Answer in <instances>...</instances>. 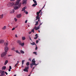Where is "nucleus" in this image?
Instances as JSON below:
<instances>
[{
    "instance_id": "13",
    "label": "nucleus",
    "mask_w": 76,
    "mask_h": 76,
    "mask_svg": "<svg viewBox=\"0 0 76 76\" xmlns=\"http://www.w3.org/2000/svg\"><path fill=\"white\" fill-rule=\"evenodd\" d=\"M14 10H17L19 9V7L18 6H15L14 7Z\"/></svg>"
},
{
    "instance_id": "34",
    "label": "nucleus",
    "mask_w": 76,
    "mask_h": 76,
    "mask_svg": "<svg viewBox=\"0 0 76 76\" xmlns=\"http://www.w3.org/2000/svg\"><path fill=\"white\" fill-rule=\"evenodd\" d=\"M18 66V63H16V64H15V67H17V66Z\"/></svg>"
},
{
    "instance_id": "35",
    "label": "nucleus",
    "mask_w": 76,
    "mask_h": 76,
    "mask_svg": "<svg viewBox=\"0 0 76 76\" xmlns=\"http://www.w3.org/2000/svg\"><path fill=\"white\" fill-rule=\"evenodd\" d=\"M38 36L36 37H34V39H37V38H38Z\"/></svg>"
},
{
    "instance_id": "63",
    "label": "nucleus",
    "mask_w": 76,
    "mask_h": 76,
    "mask_svg": "<svg viewBox=\"0 0 76 76\" xmlns=\"http://www.w3.org/2000/svg\"><path fill=\"white\" fill-rule=\"evenodd\" d=\"M0 76H3L1 74Z\"/></svg>"
},
{
    "instance_id": "9",
    "label": "nucleus",
    "mask_w": 76,
    "mask_h": 76,
    "mask_svg": "<svg viewBox=\"0 0 76 76\" xmlns=\"http://www.w3.org/2000/svg\"><path fill=\"white\" fill-rule=\"evenodd\" d=\"M22 16V15L21 14H20L19 15H17V17L18 18H20Z\"/></svg>"
},
{
    "instance_id": "22",
    "label": "nucleus",
    "mask_w": 76,
    "mask_h": 76,
    "mask_svg": "<svg viewBox=\"0 0 76 76\" xmlns=\"http://www.w3.org/2000/svg\"><path fill=\"white\" fill-rule=\"evenodd\" d=\"M25 39H26L25 37H22V39L23 40H25Z\"/></svg>"
},
{
    "instance_id": "24",
    "label": "nucleus",
    "mask_w": 76,
    "mask_h": 76,
    "mask_svg": "<svg viewBox=\"0 0 76 76\" xmlns=\"http://www.w3.org/2000/svg\"><path fill=\"white\" fill-rule=\"evenodd\" d=\"M21 6V3H20L18 4V7L19 8Z\"/></svg>"
},
{
    "instance_id": "36",
    "label": "nucleus",
    "mask_w": 76,
    "mask_h": 76,
    "mask_svg": "<svg viewBox=\"0 0 76 76\" xmlns=\"http://www.w3.org/2000/svg\"><path fill=\"white\" fill-rule=\"evenodd\" d=\"M37 28V27L36 26H35L34 28H33V29H35L36 30V29Z\"/></svg>"
},
{
    "instance_id": "40",
    "label": "nucleus",
    "mask_w": 76,
    "mask_h": 76,
    "mask_svg": "<svg viewBox=\"0 0 76 76\" xmlns=\"http://www.w3.org/2000/svg\"><path fill=\"white\" fill-rule=\"evenodd\" d=\"M14 20H15V22H17L18 20L16 19V18H15L14 19Z\"/></svg>"
},
{
    "instance_id": "39",
    "label": "nucleus",
    "mask_w": 76,
    "mask_h": 76,
    "mask_svg": "<svg viewBox=\"0 0 76 76\" xmlns=\"http://www.w3.org/2000/svg\"><path fill=\"white\" fill-rule=\"evenodd\" d=\"M39 42V40H37L36 41V43L37 44V43H38Z\"/></svg>"
},
{
    "instance_id": "61",
    "label": "nucleus",
    "mask_w": 76,
    "mask_h": 76,
    "mask_svg": "<svg viewBox=\"0 0 76 76\" xmlns=\"http://www.w3.org/2000/svg\"><path fill=\"white\" fill-rule=\"evenodd\" d=\"M12 56V55H9L8 56V57H10V56Z\"/></svg>"
},
{
    "instance_id": "31",
    "label": "nucleus",
    "mask_w": 76,
    "mask_h": 76,
    "mask_svg": "<svg viewBox=\"0 0 76 76\" xmlns=\"http://www.w3.org/2000/svg\"><path fill=\"white\" fill-rule=\"evenodd\" d=\"M33 64H31V68H32L33 67Z\"/></svg>"
},
{
    "instance_id": "44",
    "label": "nucleus",
    "mask_w": 76,
    "mask_h": 76,
    "mask_svg": "<svg viewBox=\"0 0 76 76\" xmlns=\"http://www.w3.org/2000/svg\"><path fill=\"white\" fill-rule=\"evenodd\" d=\"M29 38L31 41H32V40L31 39V37L30 36L29 37Z\"/></svg>"
},
{
    "instance_id": "62",
    "label": "nucleus",
    "mask_w": 76,
    "mask_h": 76,
    "mask_svg": "<svg viewBox=\"0 0 76 76\" xmlns=\"http://www.w3.org/2000/svg\"><path fill=\"white\" fill-rule=\"evenodd\" d=\"M18 54H21V53H20V52H18Z\"/></svg>"
},
{
    "instance_id": "5",
    "label": "nucleus",
    "mask_w": 76,
    "mask_h": 76,
    "mask_svg": "<svg viewBox=\"0 0 76 76\" xmlns=\"http://www.w3.org/2000/svg\"><path fill=\"white\" fill-rule=\"evenodd\" d=\"M29 69V66H28L27 67H25V69L23 70V71H24L25 72L26 71L27 72H28V70Z\"/></svg>"
},
{
    "instance_id": "64",
    "label": "nucleus",
    "mask_w": 76,
    "mask_h": 76,
    "mask_svg": "<svg viewBox=\"0 0 76 76\" xmlns=\"http://www.w3.org/2000/svg\"><path fill=\"white\" fill-rule=\"evenodd\" d=\"M17 27H18V26H16L15 27V28H16Z\"/></svg>"
},
{
    "instance_id": "10",
    "label": "nucleus",
    "mask_w": 76,
    "mask_h": 76,
    "mask_svg": "<svg viewBox=\"0 0 76 76\" xmlns=\"http://www.w3.org/2000/svg\"><path fill=\"white\" fill-rule=\"evenodd\" d=\"M1 75H2L3 76H4V75H5L4 71H1Z\"/></svg>"
},
{
    "instance_id": "54",
    "label": "nucleus",
    "mask_w": 76,
    "mask_h": 76,
    "mask_svg": "<svg viewBox=\"0 0 76 76\" xmlns=\"http://www.w3.org/2000/svg\"><path fill=\"white\" fill-rule=\"evenodd\" d=\"M25 13L26 14H28V12H25Z\"/></svg>"
},
{
    "instance_id": "15",
    "label": "nucleus",
    "mask_w": 76,
    "mask_h": 76,
    "mask_svg": "<svg viewBox=\"0 0 76 76\" xmlns=\"http://www.w3.org/2000/svg\"><path fill=\"white\" fill-rule=\"evenodd\" d=\"M4 16V15L2 14L1 15H0V19H1L3 18Z\"/></svg>"
},
{
    "instance_id": "41",
    "label": "nucleus",
    "mask_w": 76,
    "mask_h": 76,
    "mask_svg": "<svg viewBox=\"0 0 76 76\" xmlns=\"http://www.w3.org/2000/svg\"><path fill=\"white\" fill-rule=\"evenodd\" d=\"M28 61H31V58H30L29 59H28Z\"/></svg>"
},
{
    "instance_id": "50",
    "label": "nucleus",
    "mask_w": 76,
    "mask_h": 76,
    "mask_svg": "<svg viewBox=\"0 0 76 76\" xmlns=\"http://www.w3.org/2000/svg\"><path fill=\"white\" fill-rule=\"evenodd\" d=\"M41 11H42V10H39V12L40 13Z\"/></svg>"
},
{
    "instance_id": "12",
    "label": "nucleus",
    "mask_w": 76,
    "mask_h": 76,
    "mask_svg": "<svg viewBox=\"0 0 76 76\" xmlns=\"http://www.w3.org/2000/svg\"><path fill=\"white\" fill-rule=\"evenodd\" d=\"M10 7L13 6L14 5V3L13 2L10 3Z\"/></svg>"
},
{
    "instance_id": "47",
    "label": "nucleus",
    "mask_w": 76,
    "mask_h": 76,
    "mask_svg": "<svg viewBox=\"0 0 76 76\" xmlns=\"http://www.w3.org/2000/svg\"><path fill=\"white\" fill-rule=\"evenodd\" d=\"M45 5L44 6H43V7H42V9L41 10H42V9L44 8L45 7Z\"/></svg>"
},
{
    "instance_id": "2",
    "label": "nucleus",
    "mask_w": 76,
    "mask_h": 76,
    "mask_svg": "<svg viewBox=\"0 0 76 76\" xmlns=\"http://www.w3.org/2000/svg\"><path fill=\"white\" fill-rule=\"evenodd\" d=\"M17 42L18 44L20 45L22 47H23L24 46V42L22 43L20 40H17Z\"/></svg>"
},
{
    "instance_id": "20",
    "label": "nucleus",
    "mask_w": 76,
    "mask_h": 76,
    "mask_svg": "<svg viewBox=\"0 0 76 76\" xmlns=\"http://www.w3.org/2000/svg\"><path fill=\"white\" fill-rule=\"evenodd\" d=\"M33 2H34V3H35L36 4H37V2L35 0H33Z\"/></svg>"
},
{
    "instance_id": "28",
    "label": "nucleus",
    "mask_w": 76,
    "mask_h": 76,
    "mask_svg": "<svg viewBox=\"0 0 76 76\" xmlns=\"http://www.w3.org/2000/svg\"><path fill=\"white\" fill-rule=\"evenodd\" d=\"M29 65V62H28L26 64V65L27 66H28Z\"/></svg>"
},
{
    "instance_id": "4",
    "label": "nucleus",
    "mask_w": 76,
    "mask_h": 76,
    "mask_svg": "<svg viewBox=\"0 0 76 76\" xmlns=\"http://www.w3.org/2000/svg\"><path fill=\"white\" fill-rule=\"evenodd\" d=\"M20 1L21 0H17L16 1V3H15V5L16 6H18Z\"/></svg>"
},
{
    "instance_id": "32",
    "label": "nucleus",
    "mask_w": 76,
    "mask_h": 76,
    "mask_svg": "<svg viewBox=\"0 0 76 76\" xmlns=\"http://www.w3.org/2000/svg\"><path fill=\"white\" fill-rule=\"evenodd\" d=\"M38 22H36V23L35 24V26H37L38 24Z\"/></svg>"
},
{
    "instance_id": "25",
    "label": "nucleus",
    "mask_w": 76,
    "mask_h": 76,
    "mask_svg": "<svg viewBox=\"0 0 76 76\" xmlns=\"http://www.w3.org/2000/svg\"><path fill=\"white\" fill-rule=\"evenodd\" d=\"M20 52L22 54H23L25 53V52H24V51H23L22 50H20Z\"/></svg>"
},
{
    "instance_id": "30",
    "label": "nucleus",
    "mask_w": 76,
    "mask_h": 76,
    "mask_svg": "<svg viewBox=\"0 0 76 76\" xmlns=\"http://www.w3.org/2000/svg\"><path fill=\"white\" fill-rule=\"evenodd\" d=\"M25 60H23L22 61V65H23V64L24 63V62H25Z\"/></svg>"
},
{
    "instance_id": "57",
    "label": "nucleus",
    "mask_w": 76,
    "mask_h": 76,
    "mask_svg": "<svg viewBox=\"0 0 76 76\" xmlns=\"http://www.w3.org/2000/svg\"><path fill=\"white\" fill-rule=\"evenodd\" d=\"M39 21V19L38 21H37V22H38V23Z\"/></svg>"
},
{
    "instance_id": "56",
    "label": "nucleus",
    "mask_w": 76,
    "mask_h": 76,
    "mask_svg": "<svg viewBox=\"0 0 76 76\" xmlns=\"http://www.w3.org/2000/svg\"><path fill=\"white\" fill-rule=\"evenodd\" d=\"M19 63V61H17V64H18Z\"/></svg>"
},
{
    "instance_id": "14",
    "label": "nucleus",
    "mask_w": 76,
    "mask_h": 76,
    "mask_svg": "<svg viewBox=\"0 0 76 76\" xmlns=\"http://www.w3.org/2000/svg\"><path fill=\"white\" fill-rule=\"evenodd\" d=\"M26 8V6H25V7H23L22 8V11H23L25 10V9Z\"/></svg>"
},
{
    "instance_id": "18",
    "label": "nucleus",
    "mask_w": 76,
    "mask_h": 76,
    "mask_svg": "<svg viewBox=\"0 0 76 76\" xmlns=\"http://www.w3.org/2000/svg\"><path fill=\"white\" fill-rule=\"evenodd\" d=\"M14 12H15V10L13 9V10H12V11H11V12H10V13H14Z\"/></svg>"
},
{
    "instance_id": "3",
    "label": "nucleus",
    "mask_w": 76,
    "mask_h": 76,
    "mask_svg": "<svg viewBox=\"0 0 76 76\" xmlns=\"http://www.w3.org/2000/svg\"><path fill=\"white\" fill-rule=\"evenodd\" d=\"M32 64H33V65H36V66H37L39 64H37L35 63V59L34 58L32 60Z\"/></svg>"
},
{
    "instance_id": "59",
    "label": "nucleus",
    "mask_w": 76,
    "mask_h": 76,
    "mask_svg": "<svg viewBox=\"0 0 76 76\" xmlns=\"http://www.w3.org/2000/svg\"><path fill=\"white\" fill-rule=\"evenodd\" d=\"M31 32H29V34H31Z\"/></svg>"
},
{
    "instance_id": "48",
    "label": "nucleus",
    "mask_w": 76,
    "mask_h": 76,
    "mask_svg": "<svg viewBox=\"0 0 76 76\" xmlns=\"http://www.w3.org/2000/svg\"><path fill=\"white\" fill-rule=\"evenodd\" d=\"M15 38H18V37L17 34L15 35Z\"/></svg>"
},
{
    "instance_id": "1",
    "label": "nucleus",
    "mask_w": 76,
    "mask_h": 76,
    "mask_svg": "<svg viewBox=\"0 0 76 76\" xmlns=\"http://www.w3.org/2000/svg\"><path fill=\"white\" fill-rule=\"evenodd\" d=\"M9 50V48H8V46H6L4 48V50L5 51L3 53L1 54V58L3 57L4 56H5L7 54V51Z\"/></svg>"
},
{
    "instance_id": "46",
    "label": "nucleus",
    "mask_w": 76,
    "mask_h": 76,
    "mask_svg": "<svg viewBox=\"0 0 76 76\" xmlns=\"http://www.w3.org/2000/svg\"><path fill=\"white\" fill-rule=\"evenodd\" d=\"M15 52H16V53H18V50H16V51H15Z\"/></svg>"
},
{
    "instance_id": "16",
    "label": "nucleus",
    "mask_w": 76,
    "mask_h": 76,
    "mask_svg": "<svg viewBox=\"0 0 76 76\" xmlns=\"http://www.w3.org/2000/svg\"><path fill=\"white\" fill-rule=\"evenodd\" d=\"M8 61L7 60H6L5 62L4 65H6V64H7V63H8Z\"/></svg>"
},
{
    "instance_id": "38",
    "label": "nucleus",
    "mask_w": 76,
    "mask_h": 76,
    "mask_svg": "<svg viewBox=\"0 0 76 76\" xmlns=\"http://www.w3.org/2000/svg\"><path fill=\"white\" fill-rule=\"evenodd\" d=\"M33 53L35 54L36 55H37V53L36 52H34Z\"/></svg>"
},
{
    "instance_id": "23",
    "label": "nucleus",
    "mask_w": 76,
    "mask_h": 76,
    "mask_svg": "<svg viewBox=\"0 0 76 76\" xmlns=\"http://www.w3.org/2000/svg\"><path fill=\"white\" fill-rule=\"evenodd\" d=\"M31 45H36V44L35 43V42H33V43H31Z\"/></svg>"
},
{
    "instance_id": "27",
    "label": "nucleus",
    "mask_w": 76,
    "mask_h": 76,
    "mask_svg": "<svg viewBox=\"0 0 76 76\" xmlns=\"http://www.w3.org/2000/svg\"><path fill=\"white\" fill-rule=\"evenodd\" d=\"M40 29L39 26H37V29H36V30H37L38 29Z\"/></svg>"
},
{
    "instance_id": "8",
    "label": "nucleus",
    "mask_w": 76,
    "mask_h": 76,
    "mask_svg": "<svg viewBox=\"0 0 76 76\" xmlns=\"http://www.w3.org/2000/svg\"><path fill=\"white\" fill-rule=\"evenodd\" d=\"M4 42V41L2 39H0V44H3Z\"/></svg>"
},
{
    "instance_id": "43",
    "label": "nucleus",
    "mask_w": 76,
    "mask_h": 76,
    "mask_svg": "<svg viewBox=\"0 0 76 76\" xmlns=\"http://www.w3.org/2000/svg\"><path fill=\"white\" fill-rule=\"evenodd\" d=\"M15 49V48H14V47H13L12 49V50H14Z\"/></svg>"
},
{
    "instance_id": "33",
    "label": "nucleus",
    "mask_w": 76,
    "mask_h": 76,
    "mask_svg": "<svg viewBox=\"0 0 76 76\" xmlns=\"http://www.w3.org/2000/svg\"><path fill=\"white\" fill-rule=\"evenodd\" d=\"M31 32H33V33H34V28L32 29V30H31Z\"/></svg>"
},
{
    "instance_id": "58",
    "label": "nucleus",
    "mask_w": 76,
    "mask_h": 76,
    "mask_svg": "<svg viewBox=\"0 0 76 76\" xmlns=\"http://www.w3.org/2000/svg\"><path fill=\"white\" fill-rule=\"evenodd\" d=\"M10 72L11 71V69H9L8 70Z\"/></svg>"
},
{
    "instance_id": "6",
    "label": "nucleus",
    "mask_w": 76,
    "mask_h": 76,
    "mask_svg": "<svg viewBox=\"0 0 76 76\" xmlns=\"http://www.w3.org/2000/svg\"><path fill=\"white\" fill-rule=\"evenodd\" d=\"M27 0H23V5L24 4H26V1H27Z\"/></svg>"
},
{
    "instance_id": "45",
    "label": "nucleus",
    "mask_w": 76,
    "mask_h": 76,
    "mask_svg": "<svg viewBox=\"0 0 76 76\" xmlns=\"http://www.w3.org/2000/svg\"><path fill=\"white\" fill-rule=\"evenodd\" d=\"M42 23H40V24L39 25V26H40L41 25H42Z\"/></svg>"
},
{
    "instance_id": "7",
    "label": "nucleus",
    "mask_w": 76,
    "mask_h": 76,
    "mask_svg": "<svg viewBox=\"0 0 76 76\" xmlns=\"http://www.w3.org/2000/svg\"><path fill=\"white\" fill-rule=\"evenodd\" d=\"M4 45H5V46H7L8 45V42L7 41L5 42H4Z\"/></svg>"
},
{
    "instance_id": "60",
    "label": "nucleus",
    "mask_w": 76,
    "mask_h": 76,
    "mask_svg": "<svg viewBox=\"0 0 76 76\" xmlns=\"http://www.w3.org/2000/svg\"><path fill=\"white\" fill-rule=\"evenodd\" d=\"M35 68L34 67H33V69L32 70V71L34 70V69Z\"/></svg>"
},
{
    "instance_id": "11",
    "label": "nucleus",
    "mask_w": 76,
    "mask_h": 76,
    "mask_svg": "<svg viewBox=\"0 0 76 76\" xmlns=\"http://www.w3.org/2000/svg\"><path fill=\"white\" fill-rule=\"evenodd\" d=\"M2 29L3 30H5L6 29V26H4L2 28Z\"/></svg>"
},
{
    "instance_id": "55",
    "label": "nucleus",
    "mask_w": 76,
    "mask_h": 76,
    "mask_svg": "<svg viewBox=\"0 0 76 76\" xmlns=\"http://www.w3.org/2000/svg\"><path fill=\"white\" fill-rule=\"evenodd\" d=\"M15 0H11L10 1H14Z\"/></svg>"
},
{
    "instance_id": "53",
    "label": "nucleus",
    "mask_w": 76,
    "mask_h": 76,
    "mask_svg": "<svg viewBox=\"0 0 76 76\" xmlns=\"http://www.w3.org/2000/svg\"><path fill=\"white\" fill-rule=\"evenodd\" d=\"M38 36V34H35V36H36V37H37Z\"/></svg>"
},
{
    "instance_id": "19",
    "label": "nucleus",
    "mask_w": 76,
    "mask_h": 76,
    "mask_svg": "<svg viewBox=\"0 0 76 76\" xmlns=\"http://www.w3.org/2000/svg\"><path fill=\"white\" fill-rule=\"evenodd\" d=\"M39 16H37L36 17V20H38V19H39Z\"/></svg>"
},
{
    "instance_id": "17",
    "label": "nucleus",
    "mask_w": 76,
    "mask_h": 76,
    "mask_svg": "<svg viewBox=\"0 0 76 76\" xmlns=\"http://www.w3.org/2000/svg\"><path fill=\"white\" fill-rule=\"evenodd\" d=\"M6 66H4L2 67V69L4 70L6 69Z\"/></svg>"
},
{
    "instance_id": "29",
    "label": "nucleus",
    "mask_w": 76,
    "mask_h": 76,
    "mask_svg": "<svg viewBox=\"0 0 76 76\" xmlns=\"http://www.w3.org/2000/svg\"><path fill=\"white\" fill-rule=\"evenodd\" d=\"M39 14H40V13L39 12H37V16H39Z\"/></svg>"
},
{
    "instance_id": "21",
    "label": "nucleus",
    "mask_w": 76,
    "mask_h": 76,
    "mask_svg": "<svg viewBox=\"0 0 76 76\" xmlns=\"http://www.w3.org/2000/svg\"><path fill=\"white\" fill-rule=\"evenodd\" d=\"M7 6L8 7H11L10 6V3H8L7 4Z\"/></svg>"
},
{
    "instance_id": "37",
    "label": "nucleus",
    "mask_w": 76,
    "mask_h": 76,
    "mask_svg": "<svg viewBox=\"0 0 76 76\" xmlns=\"http://www.w3.org/2000/svg\"><path fill=\"white\" fill-rule=\"evenodd\" d=\"M36 48H35V50H37L38 49V48L37 46V45H36Z\"/></svg>"
},
{
    "instance_id": "51",
    "label": "nucleus",
    "mask_w": 76,
    "mask_h": 76,
    "mask_svg": "<svg viewBox=\"0 0 76 76\" xmlns=\"http://www.w3.org/2000/svg\"><path fill=\"white\" fill-rule=\"evenodd\" d=\"M9 68H10L9 69H12V67H11V66H9Z\"/></svg>"
},
{
    "instance_id": "26",
    "label": "nucleus",
    "mask_w": 76,
    "mask_h": 76,
    "mask_svg": "<svg viewBox=\"0 0 76 76\" xmlns=\"http://www.w3.org/2000/svg\"><path fill=\"white\" fill-rule=\"evenodd\" d=\"M37 4H33V5H32V6L33 7H36V5H37Z\"/></svg>"
},
{
    "instance_id": "49",
    "label": "nucleus",
    "mask_w": 76,
    "mask_h": 76,
    "mask_svg": "<svg viewBox=\"0 0 76 76\" xmlns=\"http://www.w3.org/2000/svg\"><path fill=\"white\" fill-rule=\"evenodd\" d=\"M5 74H6L7 75L8 73H7V72H5Z\"/></svg>"
},
{
    "instance_id": "52",
    "label": "nucleus",
    "mask_w": 76,
    "mask_h": 76,
    "mask_svg": "<svg viewBox=\"0 0 76 76\" xmlns=\"http://www.w3.org/2000/svg\"><path fill=\"white\" fill-rule=\"evenodd\" d=\"M27 20H26L25 21V23H27Z\"/></svg>"
},
{
    "instance_id": "42",
    "label": "nucleus",
    "mask_w": 76,
    "mask_h": 76,
    "mask_svg": "<svg viewBox=\"0 0 76 76\" xmlns=\"http://www.w3.org/2000/svg\"><path fill=\"white\" fill-rule=\"evenodd\" d=\"M15 29V27H13V28H12V31H13V30H14Z\"/></svg>"
}]
</instances>
